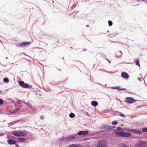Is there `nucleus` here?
Segmentation results:
<instances>
[{"label": "nucleus", "mask_w": 147, "mask_h": 147, "mask_svg": "<svg viewBox=\"0 0 147 147\" xmlns=\"http://www.w3.org/2000/svg\"><path fill=\"white\" fill-rule=\"evenodd\" d=\"M40 119H44V117H43V116H40Z\"/></svg>", "instance_id": "obj_38"}, {"label": "nucleus", "mask_w": 147, "mask_h": 147, "mask_svg": "<svg viewBox=\"0 0 147 147\" xmlns=\"http://www.w3.org/2000/svg\"><path fill=\"white\" fill-rule=\"evenodd\" d=\"M108 143L105 140H101L98 141L96 147H107Z\"/></svg>", "instance_id": "obj_2"}, {"label": "nucleus", "mask_w": 147, "mask_h": 147, "mask_svg": "<svg viewBox=\"0 0 147 147\" xmlns=\"http://www.w3.org/2000/svg\"><path fill=\"white\" fill-rule=\"evenodd\" d=\"M88 134V131L87 130L80 131L77 134H76L79 136H86Z\"/></svg>", "instance_id": "obj_7"}, {"label": "nucleus", "mask_w": 147, "mask_h": 147, "mask_svg": "<svg viewBox=\"0 0 147 147\" xmlns=\"http://www.w3.org/2000/svg\"><path fill=\"white\" fill-rule=\"evenodd\" d=\"M30 108L31 109V111L30 112L31 113L34 114L35 113L36 111V110L33 108V107L31 105V107H30Z\"/></svg>", "instance_id": "obj_17"}, {"label": "nucleus", "mask_w": 147, "mask_h": 147, "mask_svg": "<svg viewBox=\"0 0 147 147\" xmlns=\"http://www.w3.org/2000/svg\"><path fill=\"white\" fill-rule=\"evenodd\" d=\"M121 77L123 78L128 79L129 78V76L128 74L125 72H122L121 74Z\"/></svg>", "instance_id": "obj_11"}, {"label": "nucleus", "mask_w": 147, "mask_h": 147, "mask_svg": "<svg viewBox=\"0 0 147 147\" xmlns=\"http://www.w3.org/2000/svg\"><path fill=\"white\" fill-rule=\"evenodd\" d=\"M7 58H7V57H6V59H7Z\"/></svg>", "instance_id": "obj_51"}, {"label": "nucleus", "mask_w": 147, "mask_h": 147, "mask_svg": "<svg viewBox=\"0 0 147 147\" xmlns=\"http://www.w3.org/2000/svg\"><path fill=\"white\" fill-rule=\"evenodd\" d=\"M119 115H120V116H121L123 117H125V115H124V114H123V113H121L120 114H119Z\"/></svg>", "instance_id": "obj_31"}, {"label": "nucleus", "mask_w": 147, "mask_h": 147, "mask_svg": "<svg viewBox=\"0 0 147 147\" xmlns=\"http://www.w3.org/2000/svg\"><path fill=\"white\" fill-rule=\"evenodd\" d=\"M18 140L21 142H24V140H26V139L24 138H19Z\"/></svg>", "instance_id": "obj_21"}, {"label": "nucleus", "mask_w": 147, "mask_h": 147, "mask_svg": "<svg viewBox=\"0 0 147 147\" xmlns=\"http://www.w3.org/2000/svg\"><path fill=\"white\" fill-rule=\"evenodd\" d=\"M16 146L17 147H19V145L18 144H16Z\"/></svg>", "instance_id": "obj_42"}, {"label": "nucleus", "mask_w": 147, "mask_h": 147, "mask_svg": "<svg viewBox=\"0 0 147 147\" xmlns=\"http://www.w3.org/2000/svg\"><path fill=\"white\" fill-rule=\"evenodd\" d=\"M118 88H117V89H118L119 90H124L125 89V88H120V87L119 86H118Z\"/></svg>", "instance_id": "obj_32"}, {"label": "nucleus", "mask_w": 147, "mask_h": 147, "mask_svg": "<svg viewBox=\"0 0 147 147\" xmlns=\"http://www.w3.org/2000/svg\"><path fill=\"white\" fill-rule=\"evenodd\" d=\"M104 111V112H105V113H107V110H105Z\"/></svg>", "instance_id": "obj_44"}, {"label": "nucleus", "mask_w": 147, "mask_h": 147, "mask_svg": "<svg viewBox=\"0 0 147 147\" xmlns=\"http://www.w3.org/2000/svg\"><path fill=\"white\" fill-rule=\"evenodd\" d=\"M16 109L17 110V111H18L20 110V109L18 108H16Z\"/></svg>", "instance_id": "obj_43"}, {"label": "nucleus", "mask_w": 147, "mask_h": 147, "mask_svg": "<svg viewBox=\"0 0 147 147\" xmlns=\"http://www.w3.org/2000/svg\"><path fill=\"white\" fill-rule=\"evenodd\" d=\"M3 100L1 99L0 98V106L3 104Z\"/></svg>", "instance_id": "obj_30"}, {"label": "nucleus", "mask_w": 147, "mask_h": 147, "mask_svg": "<svg viewBox=\"0 0 147 147\" xmlns=\"http://www.w3.org/2000/svg\"><path fill=\"white\" fill-rule=\"evenodd\" d=\"M69 116L70 117L72 118L75 117V115L74 113H71L69 114Z\"/></svg>", "instance_id": "obj_23"}, {"label": "nucleus", "mask_w": 147, "mask_h": 147, "mask_svg": "<svg viewBox=\"0 0 147 147\" xmlns=\"http://www.w3.org/2000/svg\"><path fill=\"white\" fill-rule=\"evenodd\" d=\"M110 88L113 89H117V88H118V86L112 87Z\"/></svg>", "instance_id": "obj_33"}, {"label": "nucleus", "mask_w": 147, "mask_h": 147, "mask_svg": "<svg viewBox=\"0 0 147 147\" xmlns=\"http://www.w3.org/2000/svg\"><path fill=\"white\" fill-rule=\"evenodd\" d=\"M30 42H23L22 43H20L19 42H17L16 43V46L18 47H24L30 44Z\"/></svg>", "instance_id": "obj_5"}, {"label": "nucleus", "mask_w": 147, "mask_h": 147, "mask_svg": "<svg viewBox=\"0 0 147 147\" xmlns=\"http://www.w3.org/2000/svg\"><path fill=\"white\" fill-rule=\"evenodd\" d=\"M107 125H106L102 126L101 128L102 129H107Z\"/></svg>", "instance_id": "obj_29"}, {"label": "nucleus", "mask_w": 147, "mask_h": 147, "mask_svg": "<svg viewBox=\"0 0 147 147\" xmlns=\"http://www.w3.org/2000/svg\"><path fill=\"white\" fill-rule=\"evenodd\" d=\"M108 23L109 24V26H111L113 24V22L112 21L110 20H109L108 21Z\"/></svg>", "instance_id": "obj_27"}, {"label": "nucleus", "mask_w": 147, "mask_h": 147, "mask_svg": "<svg viewBox=\"0 0 147 147\" xmlns=\"http://www.w3.org/2000/svg\"><path fill=\"white\" fill-rule=\"evenodd\" d=\"M78 138V136H77V135L75 134L72 135L71 136H68L65 137V139L66 140V142H67L73 140L76 138Z\"/></svg>", "instance_id": "obj_4"}, {"label": "nucleus", "mask_w": 147, "mask_h": 147, "mask_svg": "<svg viewBox=\"0 0 147 147\" xmlns=\"http://www.w3.org/2000/svg\"><path fill=\"white\" fill-rule=\"evenodd\" d=\"M125 102L129 104H132L136 101L133 98L131 97H127L125 99Z\"/></svg>", "instance_id": "obj_6"}, {"label": "nucleus", "mask_w": 147, "mask_h": 147, "mask_svg": "<svg viewBox=\"0 0 147 147\" xmlns=\"http://www.w3.org/2000/svg\"><path fill=\"white\" fill-rule=\"evenodd\" d=\"M116 126L113 125H107V129L109 130H112L114 128H115Z\"/></svg>", "instance_id": "obj_14"}, {"label": "nucleus", "mask_w": 147, "mask_h": 147, "mask_svg": "<svg viewBox=\"0 0 147 147\" xmlns=\"http://www.w3.org/2000/svg\"><path fill=\"white\" fill-rule=\"evenodd\" d=\"M107 61L109 62V63H111V61L109 60H108V59H107Z\"/></svg>", "instance_id": "obj_39"}, {"label": "nucleus", "mask_w": 147, "mask_h": 147, "mask_svg": "<svg viewBox=\"0 0 147 147\" xmlns=\"http://www.w3.org/2000/svg\"><path fill=\"white\" fill-rule=\"evenodd\" d=\"M3 81L5 83H7L9 82L8 79L7 78H5L3 79Z\"/></svg>", "instance_id": "obj_20"}, {"label": "nucleus", "mask_w": 147, "mask_h": 147, "mask_svg": "<svg viewBox=\"0 0 147 147\" xmlns=\"http://www.w3.org/2000/svg\"><path fill=\"white\" fill-rule=\"evenodd\" d=\"M122 55V52L121 51H119L117 53V57L118 58H120Z\"/></svg>", "instance_id": "obj_15"}, {"label": "nucleus", "mask_w": 147, "mask_h": 147, "mask_svg": "<svg viewBox=\"0 0 147 147\" xmlns=\"http://www.w3.org/2000/svg\"><path fill=\"white\" fill-rule=\"evenodd\" d=\"M22 102L23 103H24V104H26L27 107H29V108L31 107V105L30 104V103H29V102L26 103V102Z\"/></svg>", "instance_id": "obj_19"}, {"label": "nucleus", "mask_w": 147, "mask_h": 147, "mask_svg": "<svg viewBox=\"0 0 147 147\" xmlns=\"http://www.w3.org/2000/svg\"><path fill=\"white\" fill-rule=\"evenodd\" d=\"M46 36H48V38H49L50 37H49V35H46Z\"/></svg>", "instance_id": "obj_46"}, {"label": "nucleus", "mask_w": 147, "mask_h": 147, "mask_svg": "<svg viewBox=\"0 0 147 147\" xmlns=\"http://www.w3.org/2000/svg\"><path fill=\"white\" fill-rule=\"evenodd\" d=\"M121 128L120 127H117V131H119L121 130Z\"/></svg>", "instance_id": "obj_34"}, {"label": "nucleus", "mask_w": 147, "mask_h": 147, "mask_svg": "<svg viewBox=\"0 0 147 147\" xmlns=\"http://www.w3.org/2000/svg\"><path fill=\"white\" fill-rule=\"evenodd\" d=\"M91 104L93 107H96L98 105V103L96 101H92L91 102Z\"/></svg>", "instance_id": "obj_13"}, {"label": "nucleus", "mask_w": 147, "mask_h": 147, "mask_svg": "<svg viewBox=\"0 0 147 147\" xmlns=\"http://www.w3.org/2000/svg\"><path fill=\"white\" fill-rule=\"evenodd\" d=\"M4 135V134L0 132V136H3Z\"/></svg>", "instance_id": "obj_36"}, {"label": "nucleus", "mask_w": 147, "mask_h": 147, "mask_svg": "<svg viewBox=\"0 0 147 147\" xmlns=\"http://www.w3.org/2000/svg\"><path fill=\"white\" fill-rule=\"evenodd\" d=\"M137 0L138 1H140V0ZM142 0V1H146V0Z\"/></svg>", "instance_id": "obj_45"}, {"label": "nucleus", "mask_w": 147, "mask_h": 147, "mask_svg": "<svg viewBox=\"0 0 147 147\" xmlns=\"http://www.w3.org/2000/svg\"><path fill=\"white\" fill-rule=\"evenodd\" d=\"M117 123L118 122L117 121H114L112 122V124L113 125H116L117 124Z\"/></svg>", "instance_id": "obj_28"}, {"label": "nucleus", "mask_w": 147, "mask_h": 147, "mask_svg": "<svg viewBox=\"0 0 147 147\" xmlns=\"http://www.w3.org/2000/svg\"><path fill=\"white\" fill-rule=\"evenodd\" d=\"M86 26H87V27H88V26H89V25H86Z\"/></svg>", "instance_id": "obj_48"}, {"label": "nucleus", "mask_w": 147, "mask_h": 147, "mask_svg": "<svg viewBox=\"0 0 147 147\" xmlns=\"http://www.w3.org/2000/svg\"><path fill=\"white\" fill-rule=\"evenodd\" d=\"M123 125V124H121V126H122Z\"/></svg>", "instance_id": "obj_49"}, {"label": "nucleus", "mask_w": 147, "mask_h": 147, "mask_svg": "<svg viewBox=\"0 0 147 147\" xmlns=\"http://www.w3.org/2000/svg\"><path fill=\"white\" fill-rule=\"evenodd\" d=\"M142 131L143 132H147V127H144L142 128Z\"/></svg>", "instance_id": "obj_25"}, {"label": "nucleus", "mask_w": 147, "mask_h": 147, "mask_svg": "<svg viewBox=\"0 0 147 147\" xmlns=\"http://www.w3.org/2000/svg\"><path fill=\"white\" fill-rule=\"evenodd\" d=\"M136 64V65H138L139 66H140V63L138 59L135 62Z\"/></svg>", "instance_id": "obj_24"}, {"label": "nucleus", "mask_w": 147, "mask_h": 147, "mask_svg": "<svg viewBox=\"0 0 147 147\" xmlns=\"http://www.w3.org/2000/svg\"><path fill=\"white\" fill-rule=\"evenodd\" d=\"M12 134L15 136L17 137H20L19 132L18 133L17 132H15L13 131L12 132Z\"/></svg>", "instance_id": "obj_18"}, {"label": "nucleus", "mask_w": 147, "mask_h": 147, "mask_svg": "<svg viewBox=\"0 0 147 147\" xmlns=\"http://www.w3.org/2000/svg\"><path fill=\"white\" fill-rule=\"evenodd\" d=\"M147 146V143L146 142L140 140L137 142L136 146L135 147H146Z\"/></svg>", "instance_id": "obj_3"}, {"label": "nucleus", "mask_w": 147, "mask_h": 147, "mask_svg": "<svg viewBox=\"0 0 147 147\" xmlns=\"http://www.w3.org/2000/svg\"><path fill=\"white\" fill-rule=\"evenodd\" d=\"M138 80L139 81H141V80L140 79V78H138Z\"/></svg>", "instance_id": "obj_40"}, {"label": "nucleus", "mask_w": 147, "mask_h": 147, "mask_svg": "<svg viewBox=\"0 0 147 147\" xmlns=\"http://www.w3.org/2000/svg\"><path fill=\"white\" fill-rule=\"evenodd\" d=\"M17 100L19 102H22L21 100H19V99H18Z\"/></svg>", "instance_id": "obj_41"}, {"label": "nucleus", "mask_w": 147, "mask_h": 147, "mask_svg": "<svg viewBox=\"0 0 147 147\" xmlns=\"http://www.w3.org/2000/svg\"><path fill=\"white\" fill-rule=\"evenodd\" d=\"M1 93V91H0V94Z\"/></svg>", "instance_id": "obj_50"}, {"label": "nucleus", "mask_w": 147, "mask_h": 147, "mask_svg": "<svg viewBox=\"0 0 147 147\" xmlns=\"http://www.w3.org/2000/svg\"><path fill=\"white\" fill-rule=\"evenodd\" d=\"M65 137H63L61 138L59 140L61 142H63V141H66Z\"/></svg>", "instance_id": "obj_26"}, {"label": "nucleus", "mask_w": 147, "mask_h": 147, "mask_svg": "<svg viewBox=\"0 0 147 147\" xmlns=\"http://www.w3.org/2000/svg\"><path fill=\"white\" fill-rule=\"evenodd\" d=\"M17 110L16 109H14V110H13V112L14 113H16L17 112Z\"/></svg>", "instance_id": "obj_35"}, {"label": "nucleus", "mask_w": 147, "mask_h": 147, "mask_svg": "<svg viewBox=\"0 0 147 147\" xmlns=\"http://www.w3.org/2000/svg\"><path fill=\"white\" fill-rule=\"evenodd\" d=\"M67 147H80V145L78 144H72L69 145Z\"/></svg>", "instance_id": "obj_16"}, {"label": "nucleus", "mask_w": 147, "mask_h": 147, "mask_svg": "<svg viewBox=\"0 0 147 147\" xmlns=\"http://www.w3.org/2000/svg\"><path fill=\"white\" fill-rule=\"evenodd\" d=\"M97 84H98V85H102L100 84L99 83H97Z\"/></svg>", "instance_id": "obj_47"}, {"label": "nucleus", "mask_w": 147, "mask_h": 147, "mask_svg": "<svg viewBox=\"0 0 147 147\" xmlns=\"http://www.w3.org/2000/svg\"><path fill=\"white\" fill-rule=\"evenodd\" d=\"M146 3H147V1H146Z\"/></svg>", "instance_id": "obj_52"}, {"label": "nucleus", "mask_w": 147, "mask_h": 147, "mask_svg": "<svg viewBox=\"0 0 147 147\" xmlns=\"http://www.w3.org/2000/svg\"><path fill=\"white\" fill-rule=\"evenodd\" d=\"M18 132H19L20 136H26L28 133V132L25 130H24L22 131H19Z\"/></svg>", "instance_id": "obj_10"}, {"label": "nucleus", "mask_w": 147, "mask_h": 147, "mask_svg": "<svg viewBox=\"0 0 147 147\" xmlns=\"http://www.w3.org/2000/svg\"><path fill=\"white\" fill-rule=\"evenodd\" d=\"M19 84L22 87L24 88H28L30 87L28 84L25 83L23 81H20L19 82Z\"/></svg>", "instance_id": "obj_8"}, {"label": "nucleus", "mask_w": 147, "mask_h": 147, "mask_svg": "<svg viewBox=\"0 0 147 147\" xmlns=\"http://www.w3.org/2000/svg\"><path fill=\"white\" fill-rule=\"evenodd\" d=\"M127 93H129V94H135V93H134V92H127Z\"/></svg>", "instance_id": "obj_37"}, {"label": "nucleus", "mask_w": 147, "mask_h": 147, "mask_svg": "<svg viewBox=\"0 0 147 147\" xmlns=\"http://www.w3.org/2000/svg\"><path fill=\"white\" fill-rule=\"evenodd\" d=\"M115 133L119 136L122 137H128L131 136V134L127 132L119 131L116 132Z\"/></svg>", "instance_id": "obj_1"}, {"label": "nucleus", "mask_w": 147, "mask_h": 147, "mask_svg": "<svg viewBox=\"0 0 147 147\" xmlns=\"http://www.w3.org/2000/svg\"><path fill=\"white\" fill-rule=\"evenodd\" d=\"M129 132H133L134 134H142V131L139 130H137L135 129H132L129 130Z\"/></svg>", "instance_id": "obj_9"}, {"label": "nucleus", "mask_w": 147, "mask_h": 147, "mask_svg": "<svg viewBox=\"0 0 147 147\" xmlns=\"http://www.w3.org/2000/svg\"><path fill=\"white\" fill-rule=\"evenodd\" d=\"M7 142L10 145H12L16 144V142L14 140L9 139L7 140Z\"/></svg>", "instance_id": "obj_12"}, {"label": "nucleus", "mask_w": 147, "mask_h": 147, "mask_svg": "<svg viewBox=\"0 0 147 147\" xmlns=\"http://www.w3.org/2000/svg\"><path fill=\"white\" fill-rule=\"evenodd\" d=\"M119 147H128L127 145L124 144H121L119 145Z\"/></svg>", "instance_id": "obj_22"}]
</instances>
